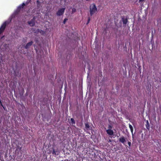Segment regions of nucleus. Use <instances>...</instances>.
Here are the masks:
<instances>
[{
  "mask_svg": "<svg viewBox=\"0 0 161 161\" xmlns=\"http://www.w3.org/2000/svg\"><path fill=\"white\" fill-rule=\"evenodd\" d=\"M97 8L94 3L91 5L89 7V11L91 16H92L94 14L97 12Z\"/></svg>",
  "mask_w": 161,
  "mask_h": 161,
  "instance_id": "f257e3e1",
  "label": "nucleus"
},
{
  "mask_svg": "<svg viewBox=\"0 0 161 161\" xmlns=\"http://www.w3.org/2000/svg\"><path fill=\"white\" fill-rule=\"evenodd\" d=\"M52 151H49L50 153H52V154L55 155H58L59 154L60 152L57 147H52Z\"/></svg>",
  "mask_w": 161,
  "mask_h": 161,
  "instance_id": "f03ea898",
  "label": "nucleus"
},
{
  "mask_svg": "<svg viewBox=\"0 0 161 161\" xmlns=\"http://www.w3.org/2000/svg\"><path fill=\"white\" fill-rule=\"evenodd\" d=\"M7 24V22H4L1 25L0 28V35L3 33L5 29Z\"/></svg>",
  "mask_w": 161,
  "mask_h": 161,
  "instance_id": "7ed1b4c3",
  "label": "nucleus"
},
{
  "mask_svg": "<svg viewBox=\"0 0 161 161\" xmlns=\"http://www.w3.org/2000/svg\"><path fill=\"white\" fill-rule=\"evenodd\" d=\"M65 9L64 8H62L59 9L56 13L57 15L60 16L62 15L64 12Z\"/></svg>",
  "mask_w": 161,
  "mask_h": 161,
  "instance_id": "20e7f679",
  "label": "nucleus"
},
{
  "mask_svg": "<svg viewBox=\"0 0 161 161\" xmlns=\"http://www.w3.org/2000/svg\"><path fill=\"white\" fill-rule=\"evenodd\" d=\"M25 4L24 3H22V4L19 5L18 8L16 11V12L18 13L21 10V9H22L25 6Z\"/></svg>",
  "mask_w": 161,
  "mask_h": 161,
  "instance_id": "39448f33",
  "label": "nucleus"
},
{
  "mask_svg": "<svg viewBox=\"0 0 161 161\" xmlns=\"http://www.w3.org/2000/svg\"><path fill=\"white\" fill-rule=\"evenodd\" d=\"M35 19L34 18L32 19L31 21H28V24L31 26H33L35 25Z\"/></svg>",
  "mask_w": 161,
  "mask_h": 161,
  "instance_id": "423d86ee",
  "label": "nucleus"
},
{
  "mask_svg": "<svg viewBox=\"0 0 161 161\" xmlns=\"http://www.w3.org/2000/svg\"><path fill=\"white\" fill-rule=\"evenodd\" d=\"M33 43V42L32 41L28 43L25 46V48L26 49H28L32 45Z\"/></svg>",
  "mask_w": 161,
  "mask_h": 161,
  "instance_id": "0eeeda50",
  "label": "nucleus"
},
{
  "mask_svg": "<svg viewBox=\"0 0 161 161\" xmlns=\"http://www.w3.org/2000/svg\"><path fill=\"white\" fill-rule=\"evenodd\" d=\"M119 142L124 144L126 142V138L124 136H122L119 139Z\"/></svg>",
  "mask_w": 161,
  "mask_h": 161,
  "instance_id": "6e6552de",
  "label": "nucleus"
},
{
  "mask_svg": "<svg viewBox=\"0 0 161 161\" xmlns=\"http://www.w3.org/2000/svg\"><path fill=\"white\" fill-rule=\"evenodd\" d=\"M106 132L109 135L112 136L114 134V131L111 129H108L106 130Z\"/></svg>",
  "mask_w": 161,
  "mask_h": 161,
  "instance_id": "1a4fd4ad",
  "label": "nucleus"
},
{
  "mask_svg": "<svg viewBox=\"0 0 161 161\" xmlns=\"http://www.w3.org/2000/svg\"><path fill=\"white\" fill-rule=\"evenodd\" d=\"M123 23L124 25H126L127 22H128V19L127 18H124V17L122 18Z\"/></svg>",
  "mask_w": 161,
  "mask_h": 161,
  "instance_id": "9d476101",
  "label": "nucleus"
},
{
  "mask_svg": "<svg viewBox=\"0 0 161 161\" xmlns=\"http://www.w3.org/2000/svg\"><path fill=\"white\" fill-rule=\"evenodd\" d=\"M146 126L147 130H149L150 126L148 120H147L146 121Z\"/></svg>",
  "mask_w": 161,
  "mask_h": 161,
  "instance_id": "9b49d317",
  "label": "nucleus"
},
{
  "mask_svg": "<svg viewBox=\"0 0 161 161\" xmlns=\"http://www.w3.org/2000/svg\"><path fill=\"white\" fill-rule=\"evenodd\" d=\"M85 129L87 130H88L90 129V126H89V125L88 124V122H87L85 124Z\"/></svg>",
  "mask_w": 161,
  "mask_h": 161,
  "instance_id": "f8f14e48",
  "label": "nucleus"
},
{
  "mask_svg": "<svg viewBox=\"0 0 161 161\" xmlns=\"http://www.w3.org/2000/svg\"><path fill=\"white\" fill-rule=\"evenodd\" d=\"M70 123L73 125H75V122L74 119L73 118H71L70 119Z\"/></svg>",
  "mask_w": 161,
  "mask_h": 161,
  "instance_id": "ddd939ff",
  "label": "nucleus"
},
{
  "mask_svg": "<svg viewBox=\"0 0 161 161\" xmlns=\"http://www.w3.org/2000/svg\"><path fill=\"white\" fill-rule=\"evenodd\" d=\"M22 148V147H20L19 146H17L16 148V152H17V151L19 152V151H21V149Z\"/></svg>",
  "mask_w": 161,
  "mask_h": 161,
  "instance_id": "4468645a",
  "label": "nucleus"
},
{
  "mask_svg": "<svg viewBox=\"0 0 161 161\" xmlns=\"http://www.w3.org/2000/svg\"><path fill=\"white\" fill-rule=\"evenodd\" d=\"M129 127L130 129V130L131 132L132 133L133 130V129L132 126L131 125L129 124Z\"/></svg>",
  "mask_w": 161,
  "mask_h": 161,
  "instance_id": "2eb2a0df",
  "label": "nucleus"
},
{
  "mask_svg": "<svg viewBox=\"0 0 161 161\" xmlns=\"http://www.w3.org/2000/svg\"><path fill=\"white\" fill-rule=\"evenodd\" d=\"M42 35H43L45 33V31H42L41 30L40 31V32Z\"/></svg>",
  "mask_w": 161,
  "mask_h": 161,
  "instance_id": "dca6fc26",
  "label": "nucleus"
},
{
  "mask_svg": "<svg viewBox=\"0 0 161 161\" xmlns=\"http://www.w3.org/2000/svg\"><path fill=\"white\" fill-rule=\"evenodd\" d=\"M76 9L75 8H73L72 9V13H74L75 12H76Z\"/></svg>",
  "mask_w": 161,
  "mask_h": 161,
  "instance_id": "f3484780",
  "label": "nucleus"
},
{
  "mask_svg": "<svg viewBox=\"0 0 161 161\" xmlns=\"http://www.w3.org/2000/svg\"><path fill=\"white\" fill-rule=\"evenodd\" d=\"M90 19H91L90 18V17H89L88 19V20H87V23H86L87 25H88L89 24V23L90 21Z\"/></svg>",
  "mask_w": 161,
  "mask_h": 161,
  "instance_id": "a211bd4d",
  "label": "nucleus"
},
{
  "mask_svg": "<svg viewBox=\"0 0 161 161\" xmlns=\"http://www.w3.org/2000/svg\"><path fill=\"white\" fill-rule=\"evenodd\" d=\"M40 29H37L36 31H35V33H38V32H40Z\"/></svg>",
  "mask_w": 161,
  "mask_h": 161,
  "instance_id": "6ab92c4d",
  "label": "nucleus"
},
{
  "mask_svg": "<svg viewBox=\"0 0 161 161\" xmlns=\"http://www.w3.org/2000/svg\"><path fill=\"white\" fill-rule=\"evenodd\" d=\"M67 20H68V19H66V18H65L64 19V21H63L64 24H65L66 23V22Z\"/></svg>",
  "mask_w": 161,
  "mask_h": 161,
  "instance_id": "aec40b11",
  "label": "nucleus"
},
{
  "mask_svg": "<svg viewBox=\"0 0 161 161\" xmlns=\"http://www.w3.org/2000/svg\"><path fill=\"white\" fill-rule=\"evenodd\" d=\"M112 128V126H111L110 125H108V128L109 129H111Z\"/></svg>",
  "mask_w": 161,
  "mask_h": 161,
  "instance_id": "412c9836",
  "label": "nucleus"
},
{
  "mask_svg": "<svg viewBox=\"0 0 161 161\" xmlns=\"http://www.w3.org/2000/svg\"><path fill=\"white\" fill-rule=\"evenodd\" d=\"M128 144L129 146V147L130 148V147L131 145V143L130 142H128Z\"/></svg>",
  "mask_w": 161,
  "mask_h": 161,
  "instance_id": "4be33fe9",
  "label": "nucleus"
},
{
  "mask_svg": "<svg viewBox=\"0 0 161 161\" xmlns=\"http://www.w3.org/2000/svg\"><path fill=\"white\" fill-rule=\"evenodd\" d=\"M0 105L1 106H3V105L2 103L1 99H0Z\"/></svg>",
  "mask_w": 161,
  "mask_h": 161,
  "instance_id": "5701e85b",
  "label": "nucleus"
},
{
  "mask_svg": "<svg viewBox=\"0 0 161 161\" xmlns=\"http://www.w3.org/2000/svg\"><path fill=\"white\" fill-rule=\"evenodd\" d=\"M2 106L3 107V108L4 109V110H5V108H6L5 107H4L3 105V106Z\"/></svg>",
  "mask_w": 161,
  "mask_h": 161,
  "instance_id": "b1692460",
  "label": "nucleus"
},
{
  "mask_svg": "<svg viewBox=\"0 0 161 161\" xmlns=\"http://www.w3.org/2000/svg\"><path fill=\"white\" fill-rule=\"evenodd\" d=\"M144 0H139V1L140 2H142Z\"/></svg>",
  "mask_w": 161,
  "mask_h": 161,
  "instance_id": "393cba45",
  "label": "nucleus"
},
{
  "mask_svg": "<svg viewBox=\"0 0 161 161\" xmlns=\"http://www.w3.org/2000/svg\"><path fill=\"white\" fill-rule=\"evenodd\" d=\"M90 0H86V1H89Z\"/></svg>",
  "mask_w": 161,
  "mask_h": 161,
  "instance_id": "a878e982",
  "label": "nucleus"
},
{
  "mask_svg": "<svg viewBox=\"0 0 161 161\" xmlns=\"http://www.w3.org/2000/svg\"><path fill=\"white\" fill-rule=\"evenodd\" d=\"M37 2H39V1H37Z\"/></svg>",
  "mask_w": 161,
  "mask_h": 161,
  "instance_id": "bb28decb",
  "label": "nucleus"
}]
</instances>
